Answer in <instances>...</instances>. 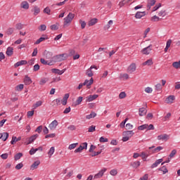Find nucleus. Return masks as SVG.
I'll list each match as a JSON object with an SVG mask.
<instances>
[{"instance_id": "nucleus-4", "label": "nucleus", "mask_w": 180, "mask_h": 180, "mask_svg": "<svg viewBox=\"0 0 180 180\" xmlns=\"http://www.w3.org/2000/svg\"><path fill=\"white\" fill-rule=\"evenodd\" d=\"M151 50H153V45L150 44L148 46L144 48L141 51L142 54H145L146 56H148L151 53Z\"/></svg>"}, {"instance_id": "nucleus-52", "label": "nucleus", "mask_w": 180, "mask_h": 180, "mask_svg": "<svg viewBox=\"0 0 180 180\" xmlns=\"http://www.w3.org/2000/svg\"><path fill=\"white\" fill-rule=\"evenodd\" d=\"M47 29V26H46V25H41L39 30H40V32H44V30H46Z\"/></svg>"}, {"instance_id": "nucleus-49", "label": "nucleus", "mask_w": 180, "mask_h": 180, "mask_svg": "<svg viewBox=\"0 0 180 180\" xmlns=\"http://www.w3.org/2000/svg\"><path fill=\"white\" fill-rule=\"evenodd\" d=\"M51 13V10H50L49 7H46L44 9V13H46V15H50Z\"/></svg>"}, {"instance_id": "nucleus-26", "label": "nucleus", "mask_w": 180, "mask_h": 180, "mask_svg": "<svg viewBox=\"0 0 180 180\" xmlns=\"http://www.w3.org/2000/svg\"><path fill=\"white\" fill-rule=\"evenodd\" d=\"M98 23V19L96 18H93L90 20L88 22V26H94Z\"/></svg>"}, {"instance_id": "nucleus-42", "label": "nucleus", "mask_w": 180, "mask_h": 180, "mask_svg": "<svg viewBox=\"0 0 180 180\" xmlns=\"http://www.w3.org/2000/svg\"><path fill=\"white\" fill-rule=\"evenodd\" d=\"M148 127V124H145L138 127V130H146Z\"/></svg>"}, {"instance_id": "nucleus-10", "label": "nucleus", "mask_w": 180, "mask_h": 180, "mask_svg": "<svg viewBox=\"0 0 180 180\" xmlns=\"http://www.w3.org/2000/svg\"><path fill=\"white\" fill-rule=\"evenodd\" d=\"M51 71L53 74H58V75H63V73L65 72V71H67V69L60 70L59 69L53 68L51 70Z\"/></svg>"}, {"instance_id": "nucleus-58", "label": "nucleus", "mask_w": 180, "mask_h": 180, "mask_svg": "<svg viewBox=\"0 0 180 180\" xmlns=\"http://www.w3.org/2000/svg\"><path fill=\"white\" fill-rule=\"evenodd\" d=\"M158 20H160V17L157 15H154L153 17L151 18L152 22H158Z\"/></svg>"}, {"instance_id": "nucleus-59", "label": "nucleus", "mask_w": 180, "mask_h": 180, "mask_svg": "<svg viewBox=\"0 0 180 180\" xmlns=\"http://www.w3.org/2000/svg\"><path fill=\"white\" fill-rule=\"evenodd\" d=\"M159 16H162V18H164V16H166L167 13H165V10H162L158 13Z\"/></svg>"}, {"instance_id": "nucleus-35", "label": "nucleus", "mask_w": 180, "mask_h": 180, "mask_svg": "<svg viewBox=\"0 0 180 180\" xmlns=\"http://www.w3.org/2000/svg\"><path fill=\"white\" fill-rule=\"evenodd\" d=\"M43 105V102L41 101H37L35 104L32 105L33 109H37V108H39V106H41Z\"/></svg>"}, {"instance_id": "nucleus-17", "label": "nucleus", "mask_w": 180, "mask_h": 180, "mask_svg": "<svg viewBox=\"0 0 180 180\" xmlns=\"http://www.w3.org/2000/svg\"><path fill=\"white\" fill-rule=\"evenodd\" d=\"M26 64H27V60H20L15 63L14 67L15 68H18V67H20V65H26Z\"/></svg>"}, {"instance_id": "nucleus-60", "label": "nucleus", "mask_w": 180, "mask_h": 180, "mask_svg": "<svg viewBox=\"0 0 180 180\" xmlns=\"http://www.w3.org/2000/svg\"><path fill=\"white\" fill-rule=\"evenodd\" d=\"M164 148L162 146H158L155 148L153 150V153H159V151H161V150H163Z\"/></svg>"}, {"instance_id": "nucleus-3", "label": "nucleus", "mask_w": 180, "mask_h": 180, "mask_svg": "<svg viewBox=\"0 0 180 180\" xmlns=\"http://www.w3.org/2000/svg\"><path fill=\"white\" fill-rule=\"evenodd\" d=\"M88 148V143L84 142L80 144L79 147L75 150V153H82L83 150Z\"/></svg>"}, {"instance_id": "nucleus-20", "label": "nucleus", "mask_w": 180, "mask_h": 180, "mask_svg": "<svg viewBox=\"0 0 180 180\" xmlns=\"http://www.w3.org/2000/svg\"><path fill=\"white\" fill-rule=\"evenodd\" d=\"M6 56H8V57H11V56H13V48L8 46L7 48V50L6 51Z\"/></svg>"}, {"instance_id": "nucleus-63", "label": "nucleus", "mask_w": 180, "mask_h": 180, "mask_svg": "<svg viewBox=\"0 0 180 180\" xmlns=\"http://www.w3.org/2000/svg\"><path fill=\"white\" fill-rule=\"evenodd\" d=\"M51 30H58V26L57 25L54 24L51 25Z\"/></svg>"}, {"instance_id": "nucleus-16", "label": "nucleus", "mask_w": 180, "mask_h": 180, "mask_svg": "<svg viewBox=\"0 0 180 180\" xmlns=\"http://www.w3.org/2000/svg\"><path fill=\"white\" fill-rule=\"evenodd\" d=\"M136 64L131 63L128 68V72H129V74H132V72H134V71H136Z\"/></svg>"}, {"instance_id": "nucleus-21", "label": "nucleus", "mask_w": 180, "mask_h": 180, "mask_svg": "<svg viewBox=\"0 0 180 180\" xmlns=\"http://www.w3.org/2000/svg\"><path fill=\"white\" fill-rule=\"evenodd\" d=\"M40 164V160H37L34 162V163L31 165L30 169L33 171V169H37V167H39Z\"/></svg>"}, {"instance_id": "nucleus-6", "label": "nucleus", "mask_w": 180, "mask_h": 180, "mask_svg": "<svg viewBox=\"0 0 180 180\" xmlns=\"http://www.w3.org/2000/svg\"><path fill=\"white\" fill-rule=\"evenodd\" d=\"M37 137H39V134H34L30 136V138H27V141L25 142L26 146H29V144H32V143H33V141H34V140H36Z\"/></svg>"}, {"instance_id": "nucleus-38", "label": "nucleus", "mask_w": 180, "mask_h": 180, "mask_svg": "<svg viewBox=\"0 0 180 180\" xmlns=\"http://www.w3.org/2000/svg\"><path fill=\"white\" fill-rule=\"evenodd\" d=\"M82 96H79L75 101V106H78V105H81V102H82Z\"/></svg>"}, {"instance_id": "nucleus-24", "label": "nucleus", "mask_w": 180, "mask_h": 180, "mask_svg": "<svg viewBox=\"0 0 180 180\" xmlns=\"http://www.w3.org/2000/svg\"><path fill=\"white\" fill-rule=\"evenodd\" d=\"M21 140V136H19L18 138H17L16 136H13L12 140L11 141V144H15V143H18V141H20Z\"/></svg>"}, {"instance_id": "nucleus-2", "label": "nucleus", "mask_w": 180, "mask_h": 180, "mask_svg": "<svg viewBox=\"0 0 180 180\" xmlns=\"http://www.w3.org/2000/svg\"><path fill=\"white\" fill-rule=\"evenodd\" d=\"M68 57V56L67 55V53H63L55 56L53 57V60L54 61H56V63H60L61 61H64V60H67Z\"/></svg>"}, {"instance_id": "nucleus-9", "label": "nucleus", "mask_w": 180, "mask_h": 180, "mask_svg": "<svg viewBox=\"0 0 180 180\" xmlns=\"http://www.w3.org/2000/svg\"><path fill=\"white\" fill-rule=\"evenodd\" d=\"M169 139V136L167 134L158 136V140H162V141H167Z\"/></svg>"}, {"instance_id": "nucleus-44", "label": "nucleus", "mask_w": 180, "mask_h": 180, "mask_svg": "<svg viewBox=\"0 0 180 180\" xmlns=\"http://www.w3.org/2000/svg\"><path fill=\"white\" fill-rule=\"evenodd\" d=\"M96 127V126H94V125H91V127H89V133H94V131H95Z\"/></svg>"}, {"instance_id": "nucleus-43", "label": "nucleus", "mask_w": 180, "mask_h": 180, "mask_svg": "<svg viewBox=\"0 0 180 180\" xmlns=\"http://www.w3.org/2000/svg\"><path fill=\"white\" fill-rule=\"evenodd\" d=\"M86 74L89 77H94V73L92 72V69L91 68L86 70Z\"/></svg>"}, {"instance_id": "nucleus-29", "label": "nucleus", "mask_w": 180, "mask_h": 180, "mask_svg": "<svg viewBox=\"0 0 180 180\" xmlns=\"http://www.w3.org/2000/svg\"><path fill=\"white\" fill-rule=\"evenodd\" d=\"M140 164H141L140 161H135V162H131L130 165L131 167H133V168H139Z\"/></svg>"}, {"instance_id": "nucleus-46", "label": "nucleus", "mask_w": 180, "mask_h": 180, "mask_svg": "<svg viewBox=\"0 0 180 180\" xmlns=\"http://www.w3.org/2000/svg\"><path fill=\"white\" fill-rule=\"evenodd\" d=\"M110 174L112 176H116V175H117V170L116 169H113L112 170L110 171Z\"/></svg>"}, {"instance_id": "nucleus-25", "label": "nucleus", "mask_w": 180, "mask_h": 180, "mask_svg": "<svg viewBox=\"0 0 180 180\" xmlns=\"http://www.w3.org/2000/svg\"><path fill=\"white\" fill-rule=\"evenodd\" d=\"M20 7L22 8V9H29V3L26 1H22Z\"/></svg>"}, {"instance_id": "nucleus-41", "label": "nucleus", "mask_w": 180, "mask_h": 180, "mask_svg": "<svg viewBox=\"0 0 180 180\" xmlns=\"http://www.w3.org/2000/svg\"><path fill=\"white\" fill-rule=\"evenodd\" d=\"M86 84H88V79H86L84 83H80L77 86V89H81V88L86 85Z\"/></svg>"}, {"instance_id": "nucleus-27", "label": "nucleus", "mask_w": 180, "mask_h": 180, "mask_svg": "<svg viewBox=\"0 0 180 180\" xmlns=\"http://www.w3.org/2000/svg\"><path fill=\"white\" fill-rule=\"evenodd\" d=\"M155 0H148L147 8H148V9H151V6H154V5H155Z\"/></svg>"}, {"instance_id": "nucleus-30", "label": "nucleus", "mask_w": 180, "mask_h": 180, "mask_svg": "<svg viewBox=\"0 0 180 180\" xmlns=\"http://www.w3.org/2000/svg\"><path fill=\"white\" fill-rule=\"evenodd\" d=\"M40 13V8H39L37 6H34V15L37 16Z\"/></svg>"}, {"instance_id": "nucleus-40", "label": "nucleus", "mask_w": 180, "mask_h": 180, "mask_svg": "<svg viewBox=\"0 0 180 180\" xmlns=\"http://www.w3.org/2000/svg\"><path fill=\"white\" fill-rule=\"evenodd\" d=\"M172 65L174 68H176V70H178V68L180 69V60L179 62H174Z\"/></svg>"}, {"instance_id": "nucleus-22", "label": "nucleus", "mask_w": 180, "mask_h": 180, "mask_svg": "<svg viewBox=\"0 0 180 180\" xmlns=\"http://www.w3.org/2000/svg\"><path fill=\"white\" fill-rule=\"evenodd\" d=\"M174 101H175V96H169L166 98L165 102L167 103H174Z\"/></svg>"}, {"instance_id": "nucleus-23", "label": "nucleus", "mask_w": 180, "mask_h": 180, "mask_svg": "<svg viewBox=\"0 0 180 180\" xmlns=\"http://www.w3.org/2000/svg\"><path fill=\"white\" fill-rule=\"evenodd\" d=\"M24 84L25 85H30V84H32V79L29 77L28 75H25L24 78Z\"/></svg>"}, {"instance_id": "nucleus-61", "label": "nucleus", "mask_w": 180, "mask_h": 180, "mask_svg": "<svg viewBox=\"0 0 180 180\" xmlns=\"http://www.w3.org/2000/svg\"><path fill=\"white\" fill-rule=\"evenodd\" d=\"M23 86H24V85L22 84L16 86V87H15L16 91H22V89H23Z\"/></svg>"}, {"instance_id": "nucleus-12", "label": "nucleus", "mask_w": 180, "mask_h": 180, "mask_svg": "<svg viewBox=\"0 0 180 180\" xmlns=\"http://www.w3.org/2000/svg\"><path fill=\"white\" fill-rule=\"evenodd\" d=\"M143 16H146V11H138L135 14L136 19H141Z\"/></svg>"}, {"instance_id": "nucleus-54", "label": "nucleus", "mask_w": 180, "mask_h": 180, "mask_svg": "<svg viewBox=\"0 0 180 180\" xmlns=\"http://www.w3.org/2000/svg\"><path fill=\"white\" fill-rule=\"evenodd\" d=\"M159 171H162L163 174H167V172H168V169H167L165 166H163L162 167L159 169Z\"/></svg>"}, {"instance_id": "nucleus-8", "label": "nucleus", "mask_w": 180, "mask_h": 180, "mask_svg": "<svg viewBox=\"0 0 180 180\" xmlns=\"http://www.w3.org/2000/svg\"><path fill=\"white\" fill-rule=\"evenodd\" d=\"M99 96L97 94L89 95L86 98V102H92V101H95Z\"/></svg>"}, {"instance_id": "nucleus-15", "label": "nucleus", "mask_w": 180, "mask_h": 180, "mask_svg": "<svg viewBox=\"0 0 180 180\" xmlns=\"http://www.w3.org/2000/svg\"><path fill=\"white\" fill-rule=\"evenodd\" d=\"M139 116H146V115H147V109L144 107L139 108Z\"/></svg>"}, {"instance_id": "nucleus-64", "label": "nucleus", "mask_w": 180, "mask_h": 180, "mask_svg": "<svg viewBox=\"0 0 180 180\" xmlns=\"http://www.w3.org/2000/svg\"><path fill=\"white\" fill-rule=\"evenodd\" d=\"M139 180H148V174H144L143 177H141Z\"/></svg>"}, {"instance_id": "nucleus-5", "label": "nucleus", "mask_w": 180, "mask_h": 180, "mask_svg": "<svg viewBox=\"0 0 180 180\" xmlns=\"http://www.w3.org/2000/svg\"><path fill=\"white\" fill-rule=\"evenodd\" d=\"M108 171V169L103 168L101 170L98 172L96 174L94 175V179H99V178H102L103 176V174Z\"/></svg>"}, {"instance_id": "nucleus-48", "label": "nucleus", "mask_w": 180, "mask_h": 180, "mask_svg": "<svg viewBox=\"0 0 180 180\" xmlns=\"http://www.w3.org/2000/svg\"><path fill=\"white\" fill-rule=\"evenodd\" d=\"M161 89H162V86L161 85V84H158L155 85V91H158V92H160Z\"/></svg>"}, {"instance_id": "nucleus-53", "label": "nucleus", "mask_w": 180, "mask_h": 180, "mask_svg": "<svg viewBox=\"0 0 180 180\" xmlns=\"http://www.w3.org/2000/svg\"><path fill=\"white\" fill-rule=\"evenodd\" d=\"M125 97H126V92L124 91H122L119 94L120 99H124Z\"/></svg>"}, {"instance_id": "nucleus-7", "label": "nucleus", "mask_w": 180, "mask_h": 180, "mask_svg": "<svg viewBox=\"0 0 180 180\" xmlns=\"http://www.w3.org/2000/svg\"><path fill=\"white\" fill-rule=\"evenodd\" d=\"M57 126H58V122L57 120H54L49 125V127L50 130H56L57 129Z\"/></svg>"}, {"instance_id": "nucleus-1", "label": "nucleus", "mask_w": 180, "mask_h": 180, "mask_svg": "<svg viewBox=\"0 0 180 180\" xmlns=\"http://www.w3.org/2000/svg\"><path fill=\"white\" fill-rule=\"evenodd\" d=\"M74 18H75V14L72 13H69L68 15L64 18V23H63L64 27H65L67 25L71 23Z\"/></svg>"}, {"instance_id": "nucleus-51", "label": "nucleus", "mask_w": 180, "mask_h": 180, "mask_svg": "<svg viewBox=\"0 0 180 180\" xmlns=\"http://www.w3.org/2000/svg\"><path fill=\"white\" fill-rule=\"evenodd\" d=\"M48 81H49V79L47 78L41 79L39 82V85H44V84H46V82H47Z\"/></svg>"}, {"instance_id": "nucleus-37", "label": "nucleus", "mask_w": 180, "mask_h": 180, "mask_svg": "<svg viewBox=\"0 0 180 180\" xmlns=\"http://www.w3.org/2000/svg\"><path fill=\"white\" fill-rule=\"evenodd\" d=\"M54 151H55V148H54V147L52 146L48 152V155H49V158H51V155H53L54 154Z\"/></svg>"}, {"instance_id": "nucleus-13", "label": "nucleus", "mask_w": 180, "mask_h": 180, "mask_svg": "<svg viewBox=\"0 0 180 180\" xmlns=\"http://www.w3.org/2000/svg\"><path fill=\"white\" fill-rule=\"evenodd\" d=\"M162 161H164V160H162V158L157 160L151 166L150 168L153 169L154 168H157V167H158V165H160V164H161V162H162Z\"/></svg>"}, {"instance_id": "nucleus-62", "label": "nucleus", "mask_w": 180, "mask_h": 180, "mask_svg": "<svg viewBox=\"0 0 180 180\" xmlns=\"http://www.w3.org/2000/svg\"><path fill=\"white\" fill-rule=\"evenodd\" d=\"M13 30H14L13 28H8V29L7 30L6 34H7L8 36H11V34H12V33H13Z\"/></svg>"}, {"instance_id": "nucleus-57", "label": "nucleus", "mask_w": 180, "mask_h": 180, "mask_svg": "<svg viewBox=\"0 0 180 180\" xmlns=\"http://www.w3.org/2000/svg\"><path fill=\"white\" fill-rule=\"evenodd\" d=\"M23 168V163L20 162L15 166V169H22Z\"/></svg>"}, {"instance_id": "nucleus-55", "label": "nucleus", "mask_w": 180, "mask_h": 180, "mask_svg": "<svg viewBox=\"0 0 180 180\" xmlns=\"http://www.w3.org/2000/svg\"><path fill=\"white\" fill-rule=\"evenodd\" d=\"M37 152V149L34 148H32L30 150V155H34V153H36Z\"/></svg>"}, {"instance_id": "nucleus-47", "label": "nucleus", "mask_w": 180, "mask_h": 180, "mask_svg": "<svg viewBox=\"0 0 180 180\" xmlns=\"http://www.w3.org/2000/svg\"><path fill=\"white\" fill-rule=\"evenodd\" d=\"M79 22L81 25V28L82 29H85V26H86V22H85V21H82V20H79Z\"/></svg>"}, {"instance_id": "nucleus-45", "label": "nucleus", "mask_w": 180, "mask_h": 180, "mask_svg": "<svg viewBox=\"0 0 180 180\" xmlns=\"http://www.w3.org/2000/svg\"><path fill=\"white\" fill-rule=\"evenodd\" d=\"M99 141H100V143H108V141H109V139H108V138H105L103 136H101L99 139Z\"/></svg>"}, {"instance_id": "nucleus-39", "label": "nucleus", "mask_w": 180, "mask_h": 180, "mask_svg": "<svg viewBox=\"0 0 180 180\" xmlns=\"http://www.w3.org/2000/svg\"><path fill=\"white\" fill-rule=\"evenodd\" d=\"M94 84V78H91L90 80H88L86 85V87L88 88V89H89V88H91V85H92Z\"/></svg>"}, {"instance_id": "nucleus-32", "label": "nucleus", "mask_w": 180, "mask_h": 180, "mask_svg": "<svg viewBox=\"0 0 180 180\" xmlns=\"http://www.w3.org/2000/svg\"><path fill=\"white\" fill-rule=\"evenodd\" d=\"M101 149L100 150L97 151V152H93L94 154H91V157H96V155H99V154H101L102 153V150H103V146H100Z\"/></svg>"}, {"instance_id": "nucleus-31", "label": "nucleus", "mask_w": 180, "mask_h": 180, "mask_svg": "<svg viewBox=\"0 0 180 180\" xmlns=\"http://www.w3.org/2000/svg\"><path fill=\"white\" fill-rule=\"evenodd\" d=\"M22 157H23V153H17V154L14 156V160H15V161H18V160H20V158H22Z\"/></svg>"}, {"instance_id": "nucleus-56", "label": "nucleus", "mask_w": 180, "mask_h": 180, "mask_svg": "<svg viewBox=\"0 0 180 180\" xmlns=\"http://www.w3.org/2000/svg\"><path fill=\"white\" fill-rule=\"evenodd\" d=\"M176 154V149L172 150L171 153L169 155V158H172Z\"/></svg>"}, {"instance_id": "nucleus-11", "label": "nucleus", "mask_w": 180, "mask_h": 180, "mask_svg": "<svg viewBox=\"0 0 180 180\" xmlns=\"http://www.w3.org/2000/svg\"><path fill=\"white\" fill-rule=\"evenodd\" d=\"M122 135L130 139L134 136V132H133V131H123Z\"/></svg>"}, {"instance_id": "nucleus-50", "label": "nucleus", "mask_w": 180, "mask_h": 180, "mask_svg": "<svg viewBox=\"0 0 180 180\" xmlns=\"http://www.w3.org/2000/svg\"><path fill=\"white\" fill-rule=\"evenodd\" d=\"M77 146H78V143H72L69 146L68 149L69 150H74V148H75V147H77Z\"/></svg>"}, {"instance_id": "nucleus-34", "label": "nucleus", "mask_w": 180, "mask_h": 180, "mask_svg": "<svg viewBox=\"0 0 180 180\" xmlns=\"http://www.w3.org/2000/svg\"><path fill=\"white\" fill-rule=\"evenodd\" d=\"M96 113L95 112H91V114L86 116V119H93L94 117H96Z\"/></svg>"}, {"instance_id": "nucleus-28", "label": "nucleus", "mask_w": 180, "mask_h": 180, "mask_svg": "<svg viewBox=\"0 0 180 180\" xmlns=\"http://www.w3.org/2000/svg\"><path fill=\"white\" fill-rule=\"evenodd\" d=\"M112 25H113V20H110L108 21V24L104 26V30H109Z\"/></svg>"}, {"instance_id": "nucleus-14", "label": "nucleus", "mask_w": 180, "mask_h": 180, "mask_svg": "<svg viewBox=\"0 0 180 180\" xmlns=\"http://www.w3.org/2000/svg\"><path fill=\"white\" fill-rule=\"evenodd\" d=\"M68 98H70V94H65L63 99L60 100V102H62V105H63V106H65V105H67V101H68Z\"/></svg>"}, {"instance_id": "nucleus-18", "label": "nucleus", "mask_w": 180, "mask_h": 180, "mask_svg": "<svg viewBox=\"0 0 180 180\" xmlns=\"http://www.w3.org/2000/svg\"><path fill=\"white\" fill-rule=\"evenodd\" d=\"M52 106L54 108H57V106H60L61 105V99L60 98H56L54 101H52Z\"/></svg>"}, {"instance_id": "nucleus-33", "label": "nucleus", "mask_w": 180, "mask_h": 180, "mask_svg": "<svg viewBox=\"0 0 180 180\" xmlns=\"http://www.w3.org/2000/svg\"><path fill=\"white\" fill-rule=\"evenodd\" d=\"M1 137H6L4 139V141H6V140H8V137H9V134L8 132H4L3 134H0V139H1Z\"/></svg>"}, {"instance_id": "nucleus-36", "label": "nucleus", "mask_w": 180, "mask_h": 180, "mask_svg": "<svg viewBox=\"0 0 180 180\" xmlns=\"http://www.w3.org/2000/svg\"><path fill=\"white\" fill-rule=\"evenodd\" d=\"M153 64H154L153 59H148L143 63V65H153Z\"/></svg>"}, {"instance_id": "nucleus-19", "label": "nucleus", "mask_w": 180, "mask_h": 180, "mask_svg": "<svg viewBox=\"0 0 180 180\" xmlns=\"http://www.w3.org/2000/svg\"><path fill=\"white\" fill-rule=\"evenodd\" d=\"M44 37H41L39 39H38L35 42L34 44H40L41 41H44V40H48L49 37H47L46 35H43Z\"/></svg>"}]
</instances>
